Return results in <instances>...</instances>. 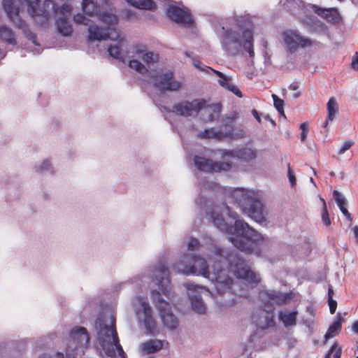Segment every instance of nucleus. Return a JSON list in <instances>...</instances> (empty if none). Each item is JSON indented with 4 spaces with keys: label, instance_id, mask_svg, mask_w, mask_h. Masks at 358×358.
<instances>
[{
    "label": "nucleus",
    "instance_id": "nucleus-1",
    "mask_svg": "<svg viewBox=\"0 0 358 358\" xmlns=\"http://www.w3.org/2000/svg\"><path fill=\"white\" fill-rule=\"evenodd\" d=\"M211 218L214 225L220 231L230 235L229 241L240 251L247 254L260 255L267 248L270 241L249 226L243 220H236L234 226H229L222 214L213 211Z\"/></svg>",
    "mask_w": 358,
    "mask_h": 358
},
{
    "label": "nucleus",
    "instance_id": "nucleus-2",
    "mask_svg": "<svg viewBox=\"0 0 358 358\" xmlns=\"http://www.w3.org/2000/svg\"><path fill=\"white\" fill-rule=\"evenodd\" d=\"M215 259L211 266L212 271L209 272L206 278L214 283L219 294L230 292L234 285L233 280L228 276L227 271L223 268L227 263L229 264V271L237 278L252 285H257L260 282L259 276L250 268L245 261L238 256L230 255L227 258L222 254V250H219Z\"/></svg>",
    "mask_w": 358,
    "mask_h": 358
},
{
    "label": "nucleus",
    "instance_id": "nucleus-3",
    "mask_svg": "<svg viewBox=\"0 0 358 358\" xmlns=\"http://www.w3.org/2000/svg\"><path fill=\"white\" fill-rule=\"evenodd\" d=\"M3 10L13 22L24 21L26 15L32 19L48 18L54 12L52 0H1Z\"/></svg>",
    "mask_w": 358,
    "mask_h": 358
},
{
    "label": "nucleus",
    "instance_id": "nucleus-4",
    "mask_svg": "<svg viewBox=\"0 0 358 358\" xmlns=\"http://www.w3.org/2000/svg\"><path fill=\"white\" fill-rule=\"evenodd\" d=\"M117 24H92L88 28L87 39L89 42L101 41L110 39L117 41L115 45H110L108 51L109 55L119 61L124 62L129 57L128 43L121 37L116 28Z\"/></svg>",
    "mask_w": 358,
    "mask_h": 358
},
{
    "label": "nucleus",
    "instance_id": "nucleus-5",
    "mask_svg": "<svg viewBox=\"0 0 358 358\" xmlns=\"http://www.w3.org/2000/svg\"><path fill=\"white\" fill-rule=\"evenodd\" d=\"M222 29L223 30L222 44L229 54L232 55L238 54L243 46L250 57H254L253 28L238 26L235 30H225L224 27H222Z\"/></svg>",
    "mask_w": 358,
    "mask_h": 358
},
{
    "label": "nucleus",
    "instance_id": "nucleus-6",
    "mask_svg": "<svg viewBox=\"0 0 358 358\" xmlns=\"http://www.w3.org/2000/svg\"><path fill=\"white\" fill-rule=\"evenodd\" d=\"M95 327L99 343L106 355L114 358L116 357V350L119 355L124 358L125 352L120 343L116 331L115 318L111 317L109 326L103 318H97L95 321Z\"/></svg>",
    "mask_w": 358,
    "mask_h": 358
},
{
    "label": "nucleus",
    "instance_id": "nucleus-7",
    "mask_svg": "<svg viewBox=\"0 0 358 358\" xmlns=\"http://www.w3.org/2000/svg\"><path fill=\"white\" fill-rule=\"evenodd\" d=\"M280 3L289 13L300 17H308L313 12L329 22H339L342 18L337 8H324L314 4H306L303 0H281Z\"/></svg>",
    "mask_w": 358,
    "mask_h": 358
},
{
    "label": "nucleus",
    "instance_id": "nucleus-8",
    "mask_svg": "<svg viewBox=\"0 0 358 358\" xmlns=\"http://www.w3.org/2000/svg\"><path fill=\"white\" fill-rule=\"evenodd\" d=\"M232 196L243 211L252 219L259 223L266 220L264 206L254 192L236 189L233 192Z\"/></svg>",
    "mask_w": 358,
    "mask_h": 358
},
{
    "label": "nucleus",
    "instance_id": "nucleus-9",
    "mask_svg": "<svg viewBox=\"0 0 358 358\" xmlns=\"http://www.w3.org/2000/svg\"><path fill=\"white\" fill-rule=\"evenodd\" d=\"M173 269L177 273L195 274L205 278L210 272L205 259L191 254L184 255L181 259L173 265Z\"/></svg>",
    "mask_w": 358,
    "mask_h": 358
},
{
    "label": "nucleus",
    "instance_id": "nucleus-10",
    "mask_svg": "<svg viewBox=\"0 0 358 358\" xmlns=\"http://www.w3.org/2000/svg\"><path fill=\"white\" fill-rule=\"evenodd\" d=\"M236 118V115L232 117H227V120L230 124L226 123L224 131L222 129H216L210 128L201 131L200 136L205 138H215L221 141L224 138L238 139L245 136V131L241 128H234L231 124Z\"/></svg>",
    "mask_w": 358,
    "mask_h": 358
},
{
    "label": "nucleus",
    "instance_id": "nucleus-11",
    "mask_svg": "<svg viewBox=\"0 0 358 358\" xmlns=\"http://www.w3.org/2000/svg\"><path fill=\"white\" fill-rule=\"evenodd\" d=\"M152 301L159 310L161 319L167 328L175 329L178 325L177 317L173 314L169 302L161 297V294L157 290L152 292Z\"/></svg>",
    "mask_w": 358,
    "mask_h": 358
},
{
    "label": "nucleus",
    "instance_id": "nucleus-12",
    "mask_svg": "<svg viewBox=\"0 0 358 358\" xmlns=\"http://www.w3.org/2000/svg\"><path fill=\"white\" fill-rule=\"evenodd\" d=\"M66 353L71 355V352L78 348H86L90 342V336L85 327H74L69 335Z\"/></svg>",
    "mask_w": 358,
    "mask_h": 358
},
{
    "label": "nucleus",
    "instance_id": "nucleus-13",
    "mask_svg": "<svg viewBox=\"0 0 358 358\" xmlns=\"http://www.w3.org/2000/svg\"><path fill=\"white\" fill-rule=\"evenodd\" d=\"M167 5L166 13L174 22H193L191 11L182 4L173 1L165 0Z\"/></svg>",
    "mask_w": 358,
    "mask_h": 358
},
{
    "label": "nucleus",
    "instance_id": "nucleus-14",
    "mask_svg": "<svg viewBox=\"0 0 358 358\" xmlns=\"http://www.w3.org/2000/svg\"><path fill=\"white\" fill-rule=\"evenodd\" d=\"M282 36L283 41L291 53L295 52L299 48H306L311 47L313 44L310 38L302 36L295 30H285Z\"/></svg>",
    "mask_w": 358,
    "mask_h": 358
},
{
    "label": "nucleus",
    "instance_id": "nucleus-15",
    "mask_svg": "<svg viewBox=\"0 0 358 358\" xmlns=\"http://www.w3.org/2000/svg\"><path fill=\"white\" fill-rule=\"evenodd\" d=\"M194 163L196 168L204 172H218L220 171H228L232 167V162H213L205 157L195 156Z\"/></svg>",
    "mask_w": 358,
    "mask_h": 358
},
{
    "label": "nucleus",
    "instance_id": "nucleus-16",
    "mask_svg": "<svg viewBox=\"0 0 358 358\" xmlns=\"http://www.w3.org/2000/svg\"><path fill=\"white\" fill-rule=\"evenodd\" d=\"M206 105V101L203 99H194L192 101H184L173 106V112L176 114L188 117L193 113H199Z\"/></svg>",
    "mask_w": 358,
    "mask_h": 358
},
{
    "label": "nucleus",
    "instance_id": "nucleus-17",
    "mask_svg": "<svg viewBox=\"0 0 358 358\" xmlns=\"http://www.w3.org/2000/svg\"><path fill=\"white\" fill-rule=\"evenodd\" d=\"M153 276L162 294L169 296L171 294V280L169 269L164 264H159L153 270Z\"/></svg>",
    "mask_w": 358,
    "mask_h": 358
},
{
    "label": "nucleus",
    "instance_id": "nucleus-18",
    "mask_svg": "<svg viewBox=\"0 0 358 358\" xmlns=\"http://www.w3.org/2000/svg\"><path fill=\"white\" fill-rule=\"evenodd\" d=\"M149 77L154 85L159 89L176 91L180 87V83L173 79V74L171 72L162 75L151 74Z\"/></svg>",
    "mask_w": 358,
    "mask_h": 358
},
{
    "label": "nucleus",
    "instance_id": "nucleus-19",
    "mask_svg": "<svg viewBox=\"0 0 358 358\" xmlns=\"http://www.w3.org/2000/svg\"><path fill=\"white\" fill-rule=\"evenodd\" d=\"M221 157L224 159L229 158H238L242 160L249 162L255 159L257 157V151L255 149L243 146L241 148H237L234 150H219Z\"/></svg>",
    "mask_w": 358,
    "mask_h": 358
},
{
    "label": "nucleus",
    "instance_id": "nucleus-20",
    "mask_svg": "<svg viewBox=\"0 0 358 358\" xmlns=\"http://www.w3.org/2000/svg\"><path fill=\"white\" fill-rule=\"evenodd\" d=\"M252 320L257 327L262 329H266L275 325L272 312L268 310L259 309L252 314Z\"/></svg>",
    "mask_w": 358,
    "mask_h": 358
},
{
    "label": "nucleus",
    "instance_id": "nucleus-21",
    "mask_svg": "<svg viewBox=\"0 0 358 358\" xmlns=\"http://www.w3.org/2000/svg\"><path fill=\"white\" fill-rule=\"evenodd\" d=\"M136 301L138 305L142 308L144 315L143 322L146 330L149 334H153L156 329V321L152 315V311L150 306L141 297L136 298Z\"/></svg>",
    "mask_w": 358,
    "mask_h": 358
},
{
    "label": "nucleus",
    "instance_id": "nucleus-22",
    "mask_svg": "<svg viewBox=\"0 0 358 358\" xmlns=\"http://www.w3.org/2000/svg\"><path fill=\"white\" fill-rule=\"evenodd\" d=\"M163 348V342L158 339H150L141 345V350L143 354L150 355L159 352Z\"/></svg>",
    "mask_w": 358,
    "mask_h": 358
},
{
    "label": "nucleus",
    "instance_id": "nucleus-23",
    "mask_svg": "<svg viewBox=\"0 0 358 358\" xmlns=\"http://www.w3.org/2000/svg\"><path fill=\"white\" fill-rule=\"evenodd\" d=\"M193 65L194 67H196V69H199L201 71H207V72L210 71L213 73H214L216 76H217L220 78V80H218V83L220 84V86L223 87L224 88L226 89L227 86H228L229 85V83L228 82L229 81L228 78L223 73H222L219 71L215 70L208 66H204L203 67H202L201 66V62H199V61H194L193 63Z\"/></svg>",
    "mask_w": 358,
    "mask_h": 358
},
{
    "label": "nucleus",
    "instance_id": "nucleus-24",
    "mask_svg": "<svg viewBox=\"0 0 358 358\" xmlns=\"http://www.w3.org/2000/svg\"><path fill=\"white\" fill-rule=\"evenodd\" d=\"M0 41L12 46L17 44L15 32L6 26L0 27Z\"/></svg>",
    "mask_w": 358,
    "mask_h": 358
},
{
    "label": "nucleus",
    "instance_id": "nucleus-25",
    "mask_svg": "<svg viewBox=\"0 0 358 358\" xmlns=\"http://www.w3.org/2000/svg\"><path fill=\"white\" fill-rule=\"evenodd\" d=\"M71 11L72 7L70 5L64 4L58 9H56L55 4L54 3V12L51 13L50 16L55 15L60 22H66Z\"/></svg>",
    "mask_w": 358,
    "mask_h": 358
},
{
    "label": "nucleus",
    "instance_id": "nucleus-26",
    "mask_svg": "<svg viewBox=\"0 0 358 358\" xmlns=\"http://www.w3.org/2000/svg\"><path fill=\"white\" fill-rule=\"evenodd\" d=\"M327 117L326 121L324 123V127H327L329 123V121H333L336 117V115L338 112V106L337 101L334 97H331L327 104Z\"/></svg>",
    "mask_w": 358,
    "mask_h": 358
},
{
    "label": "nucleus",
    "instance_id": "nucleus-27",
    "mask_svg": "<svg viewBox=\"0 0 358 358\" xmlns=\"http://www.w3.org/2000/svg\"><path fill=\"white\" fill-rule=\"evenodd\" d=\"M297 315L298 312L296 310L289 313H284L281 311L279 313V319L282 322L285 327H292L296 324Z\"/></svg>",
    "mask_w": 358,
    "mask_h": 358
},
{
    "label": "nucleus",
    "instance_id": "nucleus-28",
    "mask_svg": "<svg viewBox=\"0 0 358 358\" xmlns=\"http://www.w3.org/2000/svg\"><path fill=\"white\" fill-rule=\"evenodd\" d=\"M126 1L138 9L152 10L156 8L155 3L152 0H126Z\"/></svg>",
    "mask_w": 358,
    "mask_h": 358
},
{
    "label": "nucleus",
    "instance_id": "nucleus-29",
    "mask_svg": "<svg viewBox=\"0 0 358 358\" xmlns=\"http://www.w3.org/2000/svg\"><path fill=\"white\" fill-rule=\"evenodd\" d=\"M262 297H267L268 301L272 304H281L285 301V297L282 296V294L280 292H263L262 294Z\"/></svg>",
    "mask_w": 358,
    "mask_h": 358
},
{
    "label": "nucleus",
    "instance_id": "nucleus-30",
    "mask_svg": "<svg viewBox=\"0 0 358 358\" xmlns=\"http://www.w3.org/2000/svg\"><path fill=\"white\" fill-rule=\"evenodd\" d=\"M192 308L194 312L199 314H203L206 312V306L202 299L197 296H193L190 299Z\"/></svg>",
    "mask_w": 358,
    "mask_h": 358
},
{
    "label": "nucleus",
    "instance_id": "nucleus-31",
    "mask_svg": "<svg viewBox=\"0 0 358 358\" xmlns=\"http://www.w3.org/2000/svg\"><path fill=\"white\" fill-rule=\"evenodd\" d=\"M18 27L22 29L23 34L26 38L31 41L34 45L38 47L41 46V45L37 42L36 34L27 27V24H19Z\"/></svg>",
    "mask_w": 358,
    "mask_h": 358
},
{
    "label": "nucleus",
    "instance_id": "nucleus-32",
    "mask_svg": "<svg viewBox=\"0 0 358 358\" xmlns=\"http://www.w3.org/2000/svg\"><path fill=\"white\" fill-rule=\"evenodd\" d=\"M341 329V319L340 315L338 316V319L336 321H334L332 324H331L327 329V331L325 334V338L329 339L331 338L334 337L336 334Z\"/></svg>",
    "mask_w": 358,
    "mask_h": 358
},
{
    "label": "nucleus",
    "instance_id": "nucleus-33",
    "mask_svg": "<svg viewBox=\"0 0 358 358\" xmlns=\"http://www.w3.org/2000/svg\"><path fill=\"white\" fill-rule=\"evenodd\" d=\"M83 11L88 15H93L98 11V6L93 0H83Z\"/></svg>",
    "mask_w": 358,
    "mask_h": 358
},
{
    "label": "nucleus",
    "instance_id": "nucleus-34",
    "mask_svg": "<svg viewBox=\"0 0 358 358\" xmlns=\"http://www.w3.org/2000/svg\"><path fill=\"white\" fill-rule=\"evenodd\" d=\"M57 31L63 36H69L73 33V29L71 24H56Z\"/></svg>",
    "mask_w": 358,
    "mask_h": 358
},
{
    "label": "nucleus",
    "instance_id": "nucleus-35",
    "mask_svg": "<svg viewBox=\"0 0 358 358\" xmlns=\"http://www.w3.org/2000/svg\"><path fill=\"white\" fill-rule=\"evenodd\" d=\"M129 66L141 73L148 71V70L145 68L144 65L136 59L130 60L129 62Z\"/></svg>",
    "mask_w": 358,
    "mask_h": 358
},
{
    "label": "nucleus",
    "instance_id": "nucleus-36",
    "mask_svg": "<svg viewBox=\"0 0 358 358\" xmlns=\"http://www.w3.org/2000/svg\"><path fill=\"white\" fill-rule=\"evenodd\" d=\"M272 98L275 109L279 112V113L285 116L284 101L280 99L276 94H272Z\"/></svg>",
    "mask_w": 358,
    "mask_h": 358
},
{
    "label": "nucleus",
    "instance_id": "nucleus-37",
    "mask_svg": "<svg viewBox=\"0 0 358 358\" xmlns=\"http://www.w3.org/2000/svg\"><path fill=\"white\" fill-rule=\"evenodd\" d=\"M322 203H323V208L322 212V220L323 223L326 226H329L331 224V220L329 218V215L327 211V205L324 199H322Z\"/></svg>",
    "mask_w": 358,
    "mask_h": 358
},
{
    "label": "nucleus",
    "instance_id": "nucleus-38",
    "mask_svg": "<svg viewBox=\"0 0 358 358\" xmlns=\"http://www.w3.org/2000/svg\"><path fill=\"white\" fill-rule=\"evenodd\" d=\"M333 196L339 209L346 205L345 199L342 196L341 194L338 191L334 190L333 192Z\"/></svg>",
    "mask_w": 358,
    "mask_h": 358
},
{
    "label": "nucleus",
    "instance_id": "nucleus-39",
    "mask_svg": "<svg viewBox=\"0 0 358 358\" xmlns=\"http://www.w3.org/2000/svg\"><path fill=\"white\" fill-rule=\"evenodd\" d=\"M287 176L289 178V181L292 187H294L296 185V177L294 175V172L291 168L290 164L287 163Z\"/></svg>",
    "mask_w": 358,
    "mask_h": 358
},
{
    "label": "nucleus",
    "instance_id": "nucleus-40",
    "mask_svg": "<svg viewBox=\"0 0 358 358\" xmlns=\"http://www.w3.org/2000/svg\"><path fill=\"white\" fill-rule=\"evenodd\" d=\"M300 129H301V141H304L308 133V124L307 122L301 123L300 124Z\"/></svg>",
    "mask_w": 358,
    "mask_h": 358
},
{
    "label": "nucleus",
    "instance_id": "nucleus-41",
    "mask_svg": "<svg viewBox=\"0 0 358 358\" xmlns=\"http://www.w3.org/2000/svg\"><path fill=\"white\" fill-rule=\"evenodd\" d=\"M200 247L199 241L194 238H191L188 243V249L189 250H195Z\"/></svg>",
    "mask_w": 358,
    "mask_h": 358
},
{
    "label": "nucleus",
    "instance_id": "nucleus-42",
    "mask_svg": "<svg viewBox=\"0 0 358 358\" xmlns=\"http://www.w3.org/2000/svg\"><path fill=\"white\" fill-rule=\"evenodd\" d=\"M226 89L228 90L229 91L233 92L238 97H240V98L243 97V94H242L241 91L235 85L229 83V85L228 86H227Z\"/></svg>",
    "mask_w": 358,
    "mask_h": 358
},
{
    "label": "nucleus",
    "instance_id": "nucleus-43",
    "mask_svg": "<svg viewBox=\"0 0 358 358\" xmlns=\"http://www.w3.org/2000/svg\"><path fill=\"white\" fill-rule=\"evenodd\" d=\"M353 145V142L350 141H345L343 145L341 146V148L339 149L338 153L339 155L343 154L345 151L349 150L352 145Z\"/></svg>",
    "mask_w": 358,
    "mask_h": 358
},
{
    "label": "nucleus",
    "instance_id": "nucleus-44",
    "mask_svg": "<svg viewBox=\"0 0 358 358\" xmlns=\"http://www.w3.org/2000/svg\"><path fill=\"white\" fill-rule=\"evenodd\" d=\"M142 59L147 64L152 63L153 62V53L152 52L143 53Z\"/></svg>",
    "mask_w": 358,
    "mask_h": 358
},
{
    "label": "nucleus",
    "instance_id": "nucleus-45",
    "mask_svg": "<svg viewBox=\"0 0 358 358\" xmlns=\"http://www.w3.org/2000/svg\"><path fill=\"white\" fill-rule=\"evenodd\" d=\"M329 311L331 314H334L336 312L337 308V302L336 300L331 299H328Z\"/></svg>",
    "mask_w": 358,
    "mask_h": 358
},
{
    "label": "nucleus",
    "instance_id": "nucleus-46",
    "mask_svg": "<svg viewBox=\"0 0 358 358\" xmlns=\"http://www.w3.org/2000/svg\"><path fill=\"white\" fill-rule=\"evenodd\" d=\"M185 287H186V289L187 290H191V291H195V292H197V290L199 289H204V287H202V286H199V285H194V283H186L185 284Z\"/></svg>",
    "mask_w": 358,
    "mask_h": 358
},
{
    "label": "nucleus",
    "instance_id": "nucleus-47",
    "mask_svg": "<svg viewBox=\"0 0 358 358\" xmlns=\"http://www.w3.org/2000/svg\"><path fill=\"white\" fill-rule=\"evenodd\" d=\"M351 67L355 71H358V52H356L352 57Z\"/></svg>",
    "mask_w": 358,
    "mask_h": 358
},
{
    "label": "nucleus",
    "instance_id": "nucleus-48",
    "mask_svg": "<svg viewBox=\"0 0 358 358\" xmlns=\"http://www.w3.org/2000/svg\"><path fill=\"white\" fill-rule=\"evenodd\" d=\"M252 20H254V17L248 14L243 17H240V18L237 20V22H250Z\"/></svg>",
    "mask_w": 358,
    "mask_h": 358
},
{
    "label": "nucleus",
    "instance_id": "nucleus-49",
    "mask_svg": "<svg viewBox=\"0 0 358 358\" xmlns=\"http://www.w3.org/2000/svg\"><path fill=\"white\" fill-rule=\"evenodd\" d=\"M134 49H135V53L136 55L143 54L146 50L145 46L143 45H141V44H137L136 45H135Z\"/></svg>",
    "mask_w": 358,
    "mask_h": 358
},
{
    "label": "nucleus",
    "instance_id": "nucleus-50",
    "mask_svg": "<svg viewBox=\"0 0 358 358\" xmlns=\"http://www.w3.org/2000/svg\"><path fill=\"white\" fill-rule=\"evenodd\" d=\"M336 348H337L336 343H334V345H332V346L330 348L328 352L326 354L324 358H331L332 353L335 351Z\"/></svg>",
    "mask_w": 358,
    "mask_h": 358
},
{
    "label": "nucleus",
    "instance_id": "nucleus-51",
    "mask_svg": "<svg viewBox=\"0 0 358 358\" xmlns=\"http://www.w3.org/2000/svg\"><path fill=\"white\" fill-rule=\"evenodd\" d=\"M51 166V164L49 160H45L41 166H40V170L48 169V168Z\"/></svg>",
    "mask_w": 358,
    "mask_h": 358
},
{
    "label": "nucleus",
    "instance_id": "nucleus-52",
    "mask_svg": "<svg viewBox=\"0 0 358 358\" xmlns=\"http://www.w3.org/2000/svg\"><path fill=\"white\" fill-rule=\"evenodd\" d=\"M342 350L340 348H336L335 351L332 353L333 358H341Z\"/></svg>",
    "mask_w": 358,
    "mask_h": 358
},
{
    "label": "nucleus",
    "instance_id": "nucleus-53",
    "mask_svg": "<svg viewBox=\"0 0 358 358\" xmlns=\"http://www.w3.org/2000/svg\"><path fill=\"white\" fill-rule=\"evenodd\" d=\"M341 211L342 212V213L346 216L348 218H350V214L349 213V212L348 211L345 206L341 208H340Z\"/></svg>",
    "mask_w": 358,
    "mask_h": 358
},
{
    "label": "nucleus",
    "instance_id": "nucleus-54",
    "mask_svg": "<svg viewBox=\"0 0 358 358\" xmlns=\"http://www.w3.org/2000/svg\"><path fill=\"white\" fill-rule=\"evenodd\" d=\"M341 211L342 212V213L346 216L348 218H350V214L349 213V212L348 211L345 206L341 208H340Z\"/></svg>",
    "mask_w": 358,
    "mask_h": 358
},
{
    "label": "nucleus",
    "instance_id": "nucleus-55",
    "mask_svg": "<svg viewBox=\"0 0 358 358\" xmlns=\"http://www.w3.org/2000/svg\"><path fill=\"white\" fill-rule=\"evenodd\" d=\"M341 211L342 212V213L346 216L348 218H350V214L349 213V212L348 211L345 206L341 208H340Z\"/></svg>",
    "mask_w": 358,
    "mask_h": 358
},
{
    "label": "nucleus",
    "instance_id": "nucleus-56",
    "mask_svg": "<svg viewBox=\"0 0 358 358\" xmlns=\"http://www.w3.org/2000/svg\"><path fill=\"white\" fill-rule=\"evenodd\" d=\"M252 113L253 116L255 117V118L257 120V122L260 123L261 117H260L258 112L255 109H253L252 110Z\"/></svg>",
    "mask_w": 358,
    "mask_h": 358
},
{
    "label": "nucleus",
    "instance_id": "nucleus-57",
    "mask_svg": "<svg viewBox=\"0 0 358 358\" xmlns=\"http://www.w3.org/2000/svg\"><path fill=\"white\" fill-rule=\"evenodd\" d=\"M74 20L75 22L78 23L83 22L85 20V19L83 15H78V16L75 17Z\"/></svg>",
    "mask_w": 358,
    "mask_h": 358
},
{
    "label": "nucleus",
    "instance_id": "nucleus-58",
    "mask_svg": "<svg viewBox=\"0 0 358 358\" xmlns=\"http://www.w3.org/2000/svg\"><path fill=\"white\" fill-rule=\"evenodd\" d=\"M334 291L331 287L328 289V299H333Z\"/></svg>",
    "mask_w": 358,
    "mask_h": 358
},
{
    "label": "nucleus",
    "instance_id": "nucleus-59",
    "mask_svg": "<svg viewBox=\"0 0 358 358\" xmlns=\"http://www.w3.org/2000/svg\"><path fill=\"white\" fill-rule=\"evenodd\" d=\"M352 329L355 332L358 333V320L353 324Z\"/></svg>",
    "mask_w": 358,
    "mask_h": 358
},
{
    "label": "nucleus",
    "instance_id": "nucleus-60",
    "mask_svg": "<svg viewBox=\"0 0 358 358\" xmlns=\"http://www.w3.org/2000/svg\"><path fill=\"white\" fill-rule=\"evenodd\" d=\"M353 231H354V233H355V236L356 238L358 241V226L357 225L354 227Z\"/></svg>",
    "mask_w": 358,
    "mask_h": 358
},
{
    "label": "nucleus",
    "instance_id": "nucleus-61",
    "mask_svg": "<svg viewBox=\"0 0 358 358\" xmlns=\"http://www.w3.org/2000/svg\"><path fill=\"white\" fill-rule=\"evenodd\" d=\"M289 88L292 90H296L298 89V85L295 83H292L289 85Z\"/></svg>",
    "mask_w": 358,
    "mask_h": 358
},
{
    "label": "nucleus",
    "instance_id": "nucleus-62",
    "mask_svg": "<svg viewBox=\"0 0 358 358\" xmlns=\"http://www.w3.org/2000/svg\"><path fill=\"white\" fill-rule=\"evenodd\" d=\"M55 358H65L62 352H57L55 355Z\"/></svg>",
    "mask_w": 358,
    "mask_h": 358
},
{
    "label": "nucleus",
    "instance_id": "nucleus-63",
    "mask_svg": "<svg viewBox=\"0 0 358 358\" xmlns=\"http://www.w3.org/2000/svg\"><path fill=\"white\" fill-rule=\"evenodd\" d=\"M110 20L108 22H113L114 21H116V16L115 15H113L111 17H110ZM103 22H107L105 20H103Z\"/></svg>",
    "mask_w": 358,
    "mask_h": 358
},
{
    "label": "nucleus",
    "instance_id": "nucleus-64",
    "mask_svg": "<svg viewBox=\"0 0 358 358\" xmlns=\"http://www.w3.org/2000/svg\"><path fill=\"white\" fill-rule=\"evenodd\" d=\"M39 358H52L50 357L47 354H43L42 355L40 356Z\"/></svg>",
    "mask_w": 358,
    "mask_h": 358
}]
</instances>
